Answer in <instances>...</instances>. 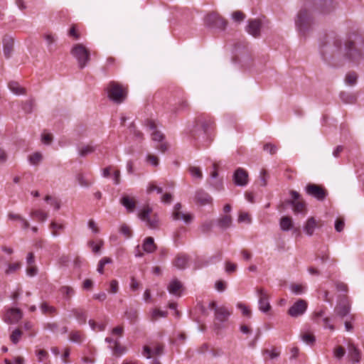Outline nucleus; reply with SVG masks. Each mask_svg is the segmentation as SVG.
Segmentation results:
<instances>
[{"label":"nucleus","mask_w":364,"mask_h":364,"mask_svg":"<svg viewBox=\"0 0 364 364\" xmlns=\"http://www.w3.org/2000/svg\"><path fill=\"white\" fill-rule=\"evenodd\" d=\"M9 88L11 92L16 95H23L26 93L24 88L21 87L18 82L16 81H11L9 82Z\"/></svg>","instance_id":"7c9ffc66"},{"label":"nucleus","mask_w":364,"mask_h":364,"mask_svg":"<svg viewBox=\"0 0 364 364\" xmlns=\"http://www.w3.org/2000/svg\"><path fill=\"white\" fill-rule=\"evenodd\" d=\"M33 105V102L31 100L27 101L23 105V109L25 112L30 113L32 112Z\"/></svg>","instance_id":"e2e57ef3"},{"label":"nucleus","mask_w":364,"mask_h":364,"mask_svg":"<svg viewBox=\"0 0 364 364\" xmlns=\"http://www.w3.org/2000/svg\"><path fill=\"white\" fill-rule=\"evenodd\" d=\"M291 199L288 201V203L293 206L294 213H306V203L301 198V195L296 191L291 190L289 192Z\"/></svg>","instance_id":"0eeeda50"},{"label":"nucleus","mask_w":364,"mask_h":364,"mask_svg":"<svg viewBox=\"0 0 364 364\" xmlns=\"http://www.w3.org/2000/svg\"><path fill=\"white\" fill-rule=\"evenodd\" d=\"M152 213V208L146 205L139 213L138 216L142 220L146 223V225L151 229H156L159 227V221L156 215L150 216Z\"/></svg>","instance_id":"39448f33"},{"label":"nucleus","mask_w":364,"mask_h":364,"mask_svg":"<svg viewBox=\"0 0 364 364\" xmlns=\"http://www.w3.org/2000/svg\"><path fill=\"white\" fill-rule=\"evenodd\" d=\"M71 54L77 59L80 69L84 68L90 60V51L82 44L74 46Z\"/></svg>","instance_id":"20e7f679"},{"label":"nucleus","mask_w":364,"mask_h":364,"mask_svg":"<svg viewBox=\"0 0 364 364\" xmlns=\"http://www.w3.org/2000/svg\"><path fill=\"white\" fill-rule=\"evenodd\" d=\"M237 269V264L234 263H231L230 262H227L225 264V271L228 273L234 272Z\"/></svg>","instance_id":"0e129e2a"},{"label":"nucleus","mask_w":364,"mask_h":364,"mask_svg":"<svg viewBox=\"0 0 364 364\" xmlns=\"http://www.w3.org/2000/svg\"><path fill=\"white\" fill-rule=\"evenodd\" d=\"M142 248L147 253H152L156 250V245L154 240L151 237H146L144 240Z\"/></svg>","instance_id":"cd10ccee"},{"label":"nucleus","mask_w":364,"mask_h":364,"mask_svg":"<svg viewBox=\"0 0 364 364\" xmlns=\"http://www.w3.org/2000/svg\"><path fill=\"white\" fill-rule=\"evenodd\" d=\"M69 339L72 342L80 343L83 340V335L80 331H73L70 332Z\"/></svg>","instance_id":"c9c22d12"},{"label":"nucleus","mask_w":364,"mask_h":364,"mask_svg":"<svg viewBox=\"0 0 364 364\" xmlns=\"http://www.w3.org/2000/svg\"><path fill=\"white\" fill-rule=\"evenodd\" d=\"M357 75L355 73H349L346 75L345 82L348 85L353 86L357 82Z\"/></svg>","instance_id":"4c0bfd02"},{"label":"nucleus","mask_w":364,"mask_h":364,"mask_svg":"<svg viewBox=\"0 0 364 364\" xmlns=\"http://www.w3.org/2000/svg\"><path fill=\"white\" fill-rule=\"evenodd\" d=\"M334 9L333 0H305L296 16V26L300 33H305L313 25L316 14H328Z\"/></svg>","instance_id":"f03ea898"},{"label":"nucleus","mask_w":364,"mask_h":364,"mask_svg":"<svg viewBox=\"0 0 364 364\" xmlns=\"http://www.w3.org/2000/svg\"><path fill=\"white\" fill-rule=\"evenodd\" d=\"M348 355L351 360L354 363H358L361 358L360 350L352 343H349L348 346Z\"/></svg>","instance_id":"5701e85b"},{"label":"nucleus","mask_w":364,"mask_h":364,"mask_svg":"<svg viewBox=\"0 0 364 364\" xmlns=\"http://www.w3.org/2000/svg\"><path fill=\"white\" fill-rule=\"evenodd\" d=\"M237 307L241 310L242 314L244 316H246L247 317H251V311L250 309L248 308V306H247L245 304H242V303H238L237 304Z\"/></svg>","instance_id":"49530a36"},{"label":"nucleus","mask_w":364,"mask_h":364,"mask_svg":"<svg viewBox=\"0 0 364 364\" xmlns=\"http://www.w3.org/2000/svg\"><path fill=\"white\" fill-rule=\"evenodd\" d=\"M145 124L147 127L149 128V129L151 130H153V133H152V139L154 141H161L163 140L164 139V134L156 130V125L154 122V121H153L152 119H146V122H145Z\"/></svg>","instance_id":"412c9836"},{"label":"nucleus","mask_w":364,"mask_h":364,"mask_svg":"<svg viewBox=\"0 0 364 364\" xmlns=\"http://www.w3.org/2000/svg\"><path fill=\"white\" fill-rule=\"evenodd\" d=\"M181 288H182V284L177 279H174V280L171 281L170 282L169 285L168 286V290L169 293L172 294H177L178 291Z\"/></svg>","instance_id":"473e14b6"},{"label":"nucleus","mask_w":364,"mask_h":364,"mask_svg":"<svg viewBox=\"0 0 364 364\" xmlns=\"http://www.w3.org/2000/svg\"><path fill=\"white\" fill-rule=\"evenodd\" d=\"M232 18L236 22H241L245 18V15L240 11H236L232 13Z\"/></svg>","instance_id":"864d4df0"},{"label":"nucleus","mask_w":364,"mask_h":364,"mask_svg":"<svg viewBox=\"0 0 364 364\" xmlns=\"http://www.w3.org/2000/svg\"><path fill=\"white\" fill-rule=\"evenodd\" d=\"M41 160L42 155L38 152L34 153L29 156V161L33 165L38 164Z\"/></svg>","instance_id":"09e8293b"},{"label":"nucleus","mask_w":364,"mask_h":364,"mask_svg":"<svg viewBox=\"0 0 364 364\" xmlns=\"http://www.w3.org/2000/svg\"><path fill=\"white\" fill-rule=\"evenodd\" d=\"M119 232L127 238L130 237L132 235L131 228L126 224H122L120 226Z\"/></svg>","instance_id":"a18cd8bd"},{"label":"nucleus","mask_w":364,"mask_h":364,"mask_svg":"<svg viewBox=\"0 0 364 364\" xmlns=\"http://www.w3.org/2000/svg\"><path fill=\"white\" fill-rule=\"evenodd\" d=\"M164 346L162 345L158 344L154 346V349H151L149 346L144 347L143 354L147 358H151V354L153 353L156 355H161L163 353Z\"/></svg>","instance_id":"393cba45"},{"label":"nucleus","mask_w":364,"mask_h":364,"mask_svg":"<svg viewBox=\"0 0 364 364\" xmlns=\"http://www.w3.org/2000/svg\"><path fill=\"white\" fill-rule=\"evenodd\" d=\"M246 28L247 32L255 38L260 36L262 22L259 19H249Z\"/></svg>","instance_id":"dca6fc26"},{"label":"nucleus","mask_w":364,"mask_h":364,"mask_svg":"<svg viewBox=\"0 0 364 364\" xmlns=\"http://www.w3.org/2000/svg\"><path fill=\"white\" fill-rule=\"evenodd\" d=\"M72 313L75 316L80 323L84 324L86 323L87 316L86 312L82 309H74Z\"/></svg>","instance_id":"c85d7f7f"},{"label":"nucleus","mask_w":364,"mask_h":364,"mask_svg":"<svg viewBox=\"0 0 364 364\" xmlns=\"http://www.w3.org/2000/svg\"><path fill=\"white\" fill-rule=\"evenodd\" d=\"M350 311V303L346 294H341L338 296V302L334 309L336 314L343 318L347 316Z\"/></svg>","instance_id":"423d86ee"},{"label":"nucleus","mask_w":364,"mask_h":364,"mask_svg":"<svg viewBox=\"0 0 364 364\" xmlns=\"http://www.w3.org/2000/svg\"><path fill=\"white\" fill-rule=\"evenodd\" d=\"M95 149L94 146L87 145L79 149V154L80 156L85 157L87 154L92 153Z\"/></svg>","instance_id":"ea45409f"},{"label":"nucleus","mask_w":364,"mask_h":364,"mask_svg":"<svg viewBox=\"0 0 364 364\" xmlns=\"http://www.w3.org/2000/svg\"><path fill=\"white\" fill-rule=\"evenodd\" d=\"M50 228L53 230V235L54 237H56L58 235V232H57L58 230H63L64 228V225L62 224H58L55 222H52L50 223Z\"/></svg>","instance_id":"5fc2aeb1"},{"label":"nucleus","mask_w":364,"mask_h":364,"mask_svg":"<svg viewBox=\"0 0 364 364\" xmlns=\"http://www.w3.org/2000/svg\"><path fill=\"white\" fill-rule=\"evenodd\" d=\"M44 38L47 42V45L49 47V51H52L51 45L55 42V38L50 33H46L44 35Z\"/></svg>","instance_id":"4d7b16f0"},{"label":"nucleus","mask_w":364,"mask_h":364,"mask_svg":"<svg viewBox=\"0 0 364 364\" xmlns=\"http://www.w3.org/2000/svg\"><path fill=\"white\" fill-rule=\"evenodd\" d=\"M125 316L129 320H130L131 322H134L137 318V311L131 308L126 311Z\"/></svg>","instance_id":"37998d69"},{"label":"nucleus","mask_w":364,"mask_h":364,"mask_svg":"<svg viewBox=\"0 0 364 364\" xmlns=\"http://www.w3.org/2000/svg\"><path fill=\"white\" fill-rule=\"evenodd\" d=\"M263 149L268 151L272 155L276 154L277 151V146L272 143H266L263 146Z\"/></svg>","instance_id":"8fccbe9b"},{"label":"nucleus","mask_w":364,"mask_h":364,"mask_svg":"<svg viewBox=\"0 0 364 364\" xmlns=\"http://www.w3.org/2000/svg\"><path fill=\"white\" fill-rule=\"evenodd\" d=\"M60 291L63 295H65L68 297L71 296L74 294L73 289L70 287H66V286L63 287H61Z\"/></svg>","instance_id":"052dcab7"},{"label":"nucleus","mask_w":364,"mask_h":364,"mask_svg":"<svg viewBox=\"0 0 364 364\" xmlns=\"http://www.w3.org/2000/svg\"><path fill=\"white\" fill-rule=\"evenodd\" d=\"M308 306L307 302L304 299L297 300L288 310V314L291 317H299L304 314Z\"/></svg>","instance_id":"9d476101"},{"label":"nucleus","mask_w":364,"mask_h":364,"mask_svg":"<svg viewBox=\"0 0 364 364\" xmlns=\"http://www.w3.org/2000/svg\"><path fill=\"white\" fill-rule=\"evenodd\" d=\"M233 181L237 186H246L248 183V173L242 168H237L233 174Z\"/></svg>","instance_id":"f3484780"},{"label":"nucleus","mask_w":364,"mask_h":364,"mask_svg":"<svg viewBox=\"0 0 364 364\" xmlns=\"http://www.w3.org/2000/svg\"><path fill=\"white\" fill-rule=\"evenodd\" d=\"M4 55L6 58H9L14 51V41L12 37L5 36L2 40Z\"/></svg>","instance_id":"6ab92c4d"},{"label":"nucleus","mask_w":364,"mask_h":364,"mask_svg":"<svg viewBox=\"0 0 364 364\" xmlns=\"http://www.w3.org/2000/svg\"><path fill=\"white\" fill-rule=\"evenodd\" d=\"M301 337L304 342L309 345L313 344L316 340L314 336L311 333H304Z\"/></svg>","instance_id":"de8ad7c7"},{"label":"nucleus","mask_w":364,"mask_h":364,"mask_svg":"<svg viewBox=\"0 0 364 364\" xmlns=\"http://www.w3.org/2000/svg\"><path fill=\"white\" fill-rule=\"evenodd\" d=\"M22 336V331L19 328H16L10 335V340L14 344H16L20 341Z\"/></svg>","instance_id":"e433bc0d"},{"label":"nucleus","mask_w":364,"mask_h":364,"mask_svg":"<svg viewBox=\"0 0 364 364\" xmlns=\"http://www.w3.org/2000/svg\"><path fill=\"white\" fill-rule=\"evenodd\" d=\"M329 51L332 58L343 57L350 62L358 63L364 58V41L357 34L350 35L344 41L335 38L331 45L321 50L325 60H327L326 55Z\"/></svg>","instance_id":"f257e3e1"},{"label":"nucleus","mask_w":364,"mask_h":364,"mask_svg":"<svg viewBox=\"0 0 364 364\" xmlns=\"http://www.w3.org/2000/svg\"><path fill=\"white\" fill-rule=\"evenodd\" d=\"M40 309L42 314L46 316H54L58 314L57 309L53 306L49 305V304L46 301L41 304Z\"/></svg>","instance_id":"b1692460"},{"label":"nucleus","mask_w":364,"mask_h":364,"mask_svg":"<svg viewBox=\"0 0 364 364\" xmlns=\"http://www.w3.org/2000/svg\"><path fill=\"white\" fill-rule=\"evenodd\" d=\"M195 200L200 205H205L211 203L213 198L208 193L200 189L196 192Z\"/></svg>","instance_id":"aec40b11"},{"label":"nucleus","mask_w":364,"mask_h":364,"mask_svg":"<svg viewBox=\"0 0 364 364\" xmlns=\"http://www.w3.org/2000/svg\"><path fill=\"white\" fill-rule=\"evenodd\" d=\"M290 289L296 295H300L304 292V287L301 284H292Z\"/></svg>","instance_id":"a19ab883"},{"label":"nucleus","mask_w":364,"mask_h":364,"mask_svg":"<svg viewBox=\"0 0 364 364\" xmlns=\"http://www.w3.org/2000/svg\"><path fill=\"white\" fill-rule=\"evenodd\" d=\"M181 204L177 203L174 207L172 213L173 219L175 220H183L185 223L189 224L193 220V216L188 213H183L181 211Z\"/></svg>","instance_id":"f8f14e48"},{"label":"nucleus","mask_w":364,"mask_h":364,"mask_svg":"<svg viewBox=\"0 0 364 364\" xmlns=\"http://www.w3.org/2000/svg\"><path fill=\"white\" fill-rule=\"evenodd\" d=\"M154 191H156L158 193H161L163 192V189L161 187L157 186L154 183H150L146 191L148 193H151Z\"/></svg>","instance_id":"680f3d73"},{"label":"nucleus","mask_w":364,"mask_h":364,"mask_svg":"<svg viewBox=\"0 0 364 364\" xmlns=\"http://www.w3.org/2000/svg\"><path fill=\"white\" fill-rule=\"evenodd\" d=\"M68 34L70 36L74 38L76 40L79 39L80 38V34L77 32L75 25L72 26V27L69 30Z\"/></svg>","instance_id":"338daca9"},{"label":"nucleus","mask_w":364,"mask_h":364,"mask_svg":"<svg viewBox=\"0 0 364 364\" xmlns=\"http://www.w3.org/2000/svg\"><path fill=\"white\" fill-rule=\"evenodd\" d=\"M126 351V348L122 346L117 341H114V346L113 348V353L114 355L119 356L124 353Z\"/></svg>","instance_id":"58836bf2"},{"label":"nucleus","mask_w":364,"mask_h":364,"mask_svg":"<svg viewBox=\"0 0 364 364\" xmlns=\"http://www.w3.org/2000/svg\"><path fill=\"white\" fill-rule=\"evenodd\" d=\"M30 215L36 218L39 222H44L48 218V213L41 210H32Z\"/></svg>","instance_id":"2f4dec72"},{"label":"nucleus","mask_w":364,"mask_h":364,"mask_svg":"<svg viewBox=\"0 0 364 364\" xmlns=\"http://www.w3.org/2000/svg\"><path fill=\"white\" fill-rule=\"evenodd\" d=\"M120 203L125 207L127 212L133 213L136 208V200L127 195H124L120 199Z\"/></svg>","instance_id":"4be33fe9"},{"label":"nucleus","mask_w":364,"mask_h":364,"mask_svg":"<svg viewBox=\"0 0 364 364\" xmlns=\"http://www.w3.org/2000/svg\"><path fill=\"white\" fill-rule=\"evenodd\" d=\"M321 220H316L314 217H310L306 220L304 230L309 236L313 235L316 228H321L322 226Z\"/></svg>","instance_id":"a211bd4d"},{"label":"nucleus","mask_w":364,"mask_h":364,"mask_svg":"<svg viewBox=\"0 0 364 364\" xmlns=\"http://www.w3.org/2000/svg\"><path fill=\"white\" fill-rule=\"evenodd\" d=\"M22 316L23 313L21 309L11 308L6 312L4 321L9 324L16 323L22 318Z\"/></svg>","instance_id":"4468645a"},{"label":"nucleus","mask_w":364,"mask_h":364,"mask_svg":"<svg viewBox=\"0 0 364 364\" xmlns=\"http://www.w3.org/2000/svg\"><path fill=\"white\" fill-rule=\"evenodd\" d=\"M119 291L118 282L116 279H112L109 283V288L108 292L110 294H117Z\"/></svg>","instance_id":"3c124183"},{"label":"nucleus","mask_w":364,"mask_h":364,"mask_svg":"<svg viewBox=\"0 0 364 364\" xmlns=\"http://www.w3.org/2000/svg\"><path fill=\"white\" fill-rule=\"evenodd\" d=\"M232 224V218L230 215H225L222 216L218 220V225L222 229H226L229 228Z\"/></svg>","instance_id":"72a5a7b5"},{"label":"nucleus","mask_w":364,"mask_h":364,"mask_svg":"<svg viewBox=\"0 0 364 364\" xmlns=\"http://www.w3.org/2000/svg\"><path fill=\"white\" fill-rule=\"evenodd\" d=\"M189 171L193 177L200 179L203 177V173L199 167L197 166H191L189 168Z\"/></svg>","instance_id":"c03bdc74"},{"label":"nucleus","mask_w":364,"mask_h":364,"mask_svg":"<svg viewBox=\"0 0 364 364\" xmlns=\"http://www.w3.org/2000/svg\"><path fill=\"white\" fill-rule=\"evenodd\" d=\"M200 127L203 130L204 134L206 136L208 142L213 140L212 136V132L215 129V122L210 119H205L199 121Z\"/></svg>","instance_id":"2eb2a0df"},{"label":"nucleus","mask_w":364,"mask_h":364,"mask_svg":"<svg viewBox=\"0 0 364 364\" xmlns=\"http://www.w3.org/2000/svg\"><path fill=\"white\" fill-rule=\"evenodd\" d=\"M108 97L114 103L120 104L127 97V91L122 86L114 81L110 82L107 87Z\"/></svg>","instance_id":"7ed1b4c3"},{"label":"nucleus","mask_w":364,"mask_h":364,"mask_svg":"<svg viewBox=\"0 0 364 364\" xmlns=\"http://www.w3.org/2000/svg\"><path fill=\"white\" fill-rule=\"evenodd\" d=\"M205 23L210 27L224 30L228 22L218 13L213 12L205 16Z\"/></svg>","instance_id":"6e6552de"},{"label":"nucleus","mask_w":364,"mask_h":364,"mask_svg":"<svg viewBox=\"0 0 364 364\" xmlns=\"http://www.w3.org/2000/svg\"><path fill=\"white\" fill-rule=\"evenodd\" d=\"M209 307L215 311V319L220 322L226 321L231 314V312L225 306H218L215 301L210 302Z\"/></svg>","instance_id":"9b49d317"},{"label":"nucleus","mask_w":364,"mask_h":364,"mask_svg":"<svg viewBox=\"0 0 364 364\" xmlns=\"http://www.w3.org/2000/svg\"><path fill=\"white\" fill-rule=\"evenodd\" d=\"M20 267H21V264L19 262L11 264L9 265L8 269L6 270V274H9L13 273L15 271H16L17 269H18L20 268Z\"/></svg>","instance_id":"bf43d9fd"},{"label":"nucleus","mask_w":364,"mask_h":364,"mask_svg":"<svg viewBox=\"0 0 364 364\" xmlns=\"http://www.w3.org/2000/svg\"><path fill=\"white\" fill-rule=\"evenodd\" d=\"M257 293L259 296V309L264 313L268 312L271 309V305L267 292L264 289L258 288Z\"/></svg>","instance_id":"ddd939ff"},{"label":"nucleus","mask_w":364,"mask_h":364,"mask_svg":"<svg viewBox=\"0 0 364 364\" xmlns=\"http://www.w3.org/2000/svg\"><path fill=\"white\" fill-rule=\"evenodd\" d=\"M8 218L11 220H17L18 223H21V228L23 230L28 229L30 227L29 222L20 214L9 213L8 214Z\"/></svg>","instance_id":"a878e982"},{"label":"nucleus","mask_w":364,"mask_h":364,"mask_svg":"<svg viewBox=\"0 0 364 364\" xmlns=\"http://www.w3.org/2000/svg\"><path fill=\"white\" fill-rule=\"evenodd\" d=\"M103 243L104 242L102 240H100L97 245H95V242L93 241H90L88 244L92 248V252L94 253H98L100 252L101 247L103 245Z\"/></svg>","instance_id":"13d9d810"},{"label":"nucleus","mask_w":364,"mask_h":364,"mask_svg":"<svg viewBox=\"0 0 364 364\" xmlns=\"http://www.w3.org/2000/svg\"><path fill=\"white\" fill-rule=\"evenodd\" d=\"M335 287L338 291L347 293L348 291V285L342 282L336 281L334 282Z\"/></svg>","instance_id":"603ef678"},{"label":"nucleus","mask_w":364,"mask_h":364,"mask_svg":"<svg viewBox=\"0 0 364 364\" xmlns=\"http://www.w3.org/2000/svg\"><path fill=\"white\" fill-rule=\"evenodd\" d=\"M43 329L55 333L59 330V324L55 321L46 322L43 323Z\"/></svg>","instance_id":"f704fd0d"},{"label":"nucleus","mask_w":364,"mask_h":364,"mask_svg":"<svg viewBox=\"0 0 364 364\" xmlns=\"http://www.w3.org/2000/svg\"><path fill=\"white\" fill-rule=\"evenodd\" d=\"M346 350L342 346H338L334 349V356L338 359L342 358L344 356Z\"/></svg>","instance_id":"6e6d98bb"},{"label":"nucleus","mask_w":364,"mask_h":364,"mask_svg":"<svg viewBox=\"0 0 364 364\" xmlns=\"http://www.w3.org/2000/svg\"><path fill=\"white\" fill-rule=\"evenodd\" d=\"M344 221L341 219H337L335 223V229L337 232H341L344 228Z\"/></svg>","instance_id":"69168bd1"},{"label":"nucleus","mask_w":364,"mask_h":364,"mask_svg":"<svg viewBox=\"0 0 364 364\" xmlns=\"http://www.w3.org/2000/svg\"><path fill=\"white\" fill-rule=\"evenodd\" d=\"M29 267L26 269V273L30 277H33L37 274L38 269L33 264L28 265Z\"/></svg>","instance_id":"774afa93"},{"label":"nucleus","mask_w":364,"mask_h":364,"mask_svg":"<svg viewBox=\"0 0 364 364\" xmlns=\"http://www.w3.org/2000/svg\"><path fill=\"white\" fill-rule=\"evenodd\" d=\"M305 189L308 195L320 201L323 200L328 195V192L324 188L314 183H309Z\"/></svg>","instance_id":"1a4fd4ad"},{"label":"nucleus","mask_w":364,"mask_h":364,"mask_svg":"<svg viewBox=\"0 0 364 364\" xmlns=\"http://www.w3.org/2000/svg\"><path fill=\"white\" fill-rule=\"evenodd\" d=\"M293 227L291 217L284 216L280 220V228L283 231H288Z\"/></svg>","instance_id":"c756f323"},{"label":"nucleus","mask_w":364,"mask_h":364,"mask_svg":"<svg viewBox=\"0 0 364 364\" xmlns=\"http://www.w3.org/2000/svg\"><path fill=\"white\" fill-rule=\"evenodd\" d=\"M188 261V257L185 254H178L176 255L173 265L178 269H185Z\"/></svg>","instance_id":"bb28decb"},{"label":"nucleus","mask_w":364,"mask_h":364,"mask_svg":"<svg viewBox=\"0 0 364 364\" xmlns=\"http://www.w3.org/2000/svg\"><path fill=\"white\" fill-rule=\"evenodd\" d=\"M77 181L79 184L83 187H89L92 183L87 180L83 174L78 173L76 176Z\"/></svg>","instance_id":"79ce46f5"}]
</instances>
